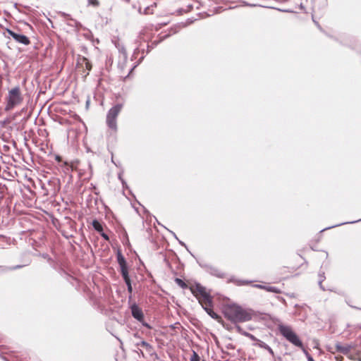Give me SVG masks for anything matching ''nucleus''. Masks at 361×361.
<instances>
[{
	"instance_id": "43",
	"label": "nucleus",
	"mask_w": 361,
	"mask_h": 361,
	"mask_svg": "<svg viewBox=\"0 0 361 361\" xmlns=\"http://www.w3.org/2000/svg\"><path fill=\"white\" fill-rule=\"evenodd\" d=\"M56 160H57L58 161H60L61 160V157H60V156H59V155H56Z\"/></svg>"
},
{
	"instance_id": "48",
	"label": "nucleus",
	"mask_w": 361,
	"mask_h": 361,
	"mask_svg": "<svg viewBox=\"0 0 361 361\" xmlns=\"http://www.w3.org/2000/svg\"><path fill=\"white\" fill-rule=\"evenodd\" d=\"M17 6H18V4L16 3V4H14V7H15V8H17Z\"/></svg>"
},
{
	"instance_id": "19",
	"label": "nucleus",
	"mask_w": 361,
	"mask_h": 361,
	"mask_svg": "<svg viewBox=\"0 0 361 361\" xmlns=\"http://www.w3.org/2000/svg\"><path fill=\"white\" fill-rule=\"evenodd\" d=\"M359 221H361V218H360V219H357V220L352 221H349V222H343V223L338 224H336V225H334V226H329V227L324 228H323L322 230H321V231H320V232H323V231H326V230H329V229H330V228H335V227H337V226H341V225H343V224H355V223H357V222H359Z\"/></svg>"
},
{
	"instance_id": "1",
	"label": "nucleus",
	"mask_w": 361,
	"mask_h": 361,
	"mask_svg": "<svg viewBox=\"0 0 361 361\" xmlns=\"http://www.w3.org/2000/svg\"><path fill=\"white\" fill-rule=\"evenodd\" d=\"M225 317L234 324L252 319V314L239 305H231L224 311Z\"/></svg>"
},
{
	"instance_id": "27",
	"label": "nucleus",
	"mask_w": 361,
	"mask_h": 361,
	"mask_svg": "<svg viewBox=\"0 0 361 361\" xmlns=\"http://www.w3.org/2000/svg\"><path fill=\"white\" fill-rule=\"evenodd\" d=\"M190 361H200V357L199 355L195 350H192Z\"/></svg>"
},
{
	"instance_id": "6",
	"label": "nucleus",
	"mask_w": 361,
	"mask_h": 361,
	"mask_svg": "<svg viewBox=\"0 0 361 361\" xmlns=\"http://www.w3.org/2000/svg\"><path fill=\"white\" fill-rule=\"evenodd\" d=\"M6 31L9 35V37H12L16 42L22 44L23 45H28L30 44V40L29 37H27L26 35L21 33L16 32L15 31L9 28H6Z\"/></svg>"
},
{
	"instance_id": "14",
	"label": "nucleus",
	"mask_w": 361,
	"mask_h": 361,
	"mask_svg": "<svg viewBox=\"0 0 361 361\" xmlns=\"http://www.w3.org/2000/svg\"><path fill=\"white\" fill-rule=\"evenodd\" d=\"M120 267V272L122 276L123 279L129 278V273H128V266L127 262L122 264L121 265H119Z\"/></svg>"
},
{
	"instance_id": "11",
	"label": "nucleus",
	"mask_w": 361,
	"mask_h": 361,
	"mask_svg": "<svg viewBox=\"0 0 361 361\" xmlns=\"http://www.w3.org/2000/svg\"><path fill=\"white\" fill-rule=\"evenodd\" d=\"M335 348H336V350L337 352L342 353L343 355H348L352 349V345H343L340 343H336Z\"/></svg>"
},
{
	"instance_id": "36",
	"label": "nucleus",
	"mask_w": 361,
	"mask_h": 361,
	"mask_svg": "<svg viewBox=\"0 0 361 361\" xmlns=\"http://www.w3.org/2000/svg\"><path fill=\"white\" fill-rule=\"evenodd\" d=\"M171 30L173 32V34H176L179 30V26H175L171 28Z\"/></svg>"
},
{
	"instance_id": "38",
	"label": "nucleus",
	"mask_w": 361,
	"mask_h": 361,
	"mask_svg": "<svg viewBox=\"0 0 361 361\" xmlns=\"http://www.w3.org/2000/svg\"><path fill=\"white\" fill-rule=\"evenodd\" d=\"M178 241L180 245H181L182 246L185 247L186 249H188L187 247V245H185V243H183V241L180 240L179 239H178Z\"/></svg>"
},
{
	"instance_id": "30",
	"label": "nucleus",
	"mask_w": 361,
	"mask_h": 361,
	"mask_svg": "<svg viewBox=\"0 0 361 361\" xmlns=\"http://www.w3.org/2000/svg\"><path fill=\"white\" fill-rule=\"evenodd\" d=\"M245 336L249 338L251 341H255V343H257V340H259L254 335H252L248 332L247 334H245Z\"/></svg>"
},
{
	"instance_id": "17",
	"label": "nucleus",
	"mask_w": 361,
	"mask_h": 361,
	"mask_svg": "<svg viewBox=\"0 0 361 361\" xmlns=\"http://www.w3.org/2000/svg\"><path fill=\"white\" fill-rule=\"evenodd\" d=\"M92 226L99 233L103 231V226L97 219H95L92 221Z\"/></svg>"
},
{
	"instance_id": "4",
	"label": "nucleus",
	"mask_w": 361,
	"mask_h": 361,
	"mask_svg": "<svg viewBox=\"0 0 361 361\" xmlns=\"http://www.w3.org/2000/svg\"><path fill=\"white\" fill-rule=\"evenodd\" d=\"M23 100L19 86H16L8 91L6 97V111H10L15 106L20 104Z\"/></svg>"
},
{
	"instance_id": "39",
	"label": "nucleus",
	"mask_w": 361,
	"mask_h": 361,
	"mask_svg": "<svg viewBox=\"0 0 361 361\" xmlns=\"http://www.w3.org/2000/svg\"><path fill=\"white\" fill-rule=\"evenodd\" d=\"M346 302L348 303V305L350 307H353V308H354V309H356V310H361V308H360V307H356V306L351 305H350L348 301H346Z\"/></svg>"
},
{
	"instance_id": "12",
	"label": "nucleus",
	"mask_w": 361,
	"mask_h": 361,
	"mask_svg": "<svg viewBox=\"0 0 361 361\" xmlns=\"http://www.w3.org/2000/svg\"><path fill=\"white\" fill-rule=\"evenodd\" d=\"M253 286L255 288H259V289H264L270 293H281V290L275 286H265V285H262V284H255Z\"/></svg>"
},
{
	"instance_id": "25",
	"label": "nucleus",
	"mask_w": 361,
	"mask_h": 361,
	"mask_svg": "<svg viewBox=\"0 0 361 361\" xmlns=\"http://www.w3.org/2000/svg\"><path fill=\"white\" fill-rule=\"evenodd\" d=\"M253 345L255 346H258L261 348L265 349V350H266L267 347H268V345L266 343H264V341H262L259 339L257 340V343H255Z\"/></svg>"
},
{
	"instance_id": "32",
	"label": "nucleus",
	"mask_w": 361,
	"mask_h": 361,
	"mask_svg": "<svg viewBox=\"0 0 361 361\" xmlns=\"http://www.w3.org/2000/svg\"><path fill=\"white\" fill-rule=\"evenodd\" d=\"M99 235H101V236H102V237L105 240H109V235H108L106 233H105L104 232V231H103L102 232H101V233H99Z\"/></svg>"
},
{
	"instance_id": "37",
	"label": "nucleus",
	"mask_w": 361,
	"mask_h": 361,
	"mask_svg": "<svg viewBox=\"0 0 361 361\" xmlns=\"http://www.w3.org/2000/svg\"><path fill=\"white\" fill-rule=\"evenodd\" d=\"M266 350L272 355L274 356V353L273 351V350L271 349V348L268 345V347H267Z\"/></svg>"
},
{
	"instance_id": "18",
	"label": "nucleus",
	"mask_w": 361,
	"mask_h": 361,
	"mask_svg": "<svg viewBox=\"0 0 361 361\" xmlns=\"http://www.w3.org/2000/svg\"><path fill=\"white\" fill-rule=\"evenodd\" d=\"M116 259L118 265H121L122 264L127 262L120 250H118L116 252Z\"/></svg>"
},
{
	"instance_id": "35",
	"label": "nucleus",
	"mask_w": 361,
	"mask_h": 361,
	"mask_svg": "<svg viewBox=\"0 0 361 361\" xmlns=\"http://www.w3.org/2000/svg\"><path fill=\"white\" fill-rule=\"evenodd\" d=\"M144 58H145V56H142L139 59V60H138L137 63H136V64L133 67V68L131 69V71H133V69H134L137 66H138V65L142 62V61L144 59Z\"/></svg>"
},
{
	"instance_id": "16",
	"label": "nucleus",
	"mask_w": 361,
	"mask_h": 361,
	"mask_svg": "<svg viewBox=\"0 0 361 361\" xmlns=\"http://www.w3.org/2000/svg\"><path fill=\"white\" fill-rule=\"evenodd\" d=\"M62 16L71 21V23H67L68 25L75 26V27L81 26L80 23L77 21L76 20L72 18L69 14L66 13H62Z\"/></svg>"
},
{
	"instance_id": "21",
	"label": "nucleus",
	"mask_w": 361,
	"mask_h": 361,
	"mask_svg": "<svg viewBox=\"0 0 361 361\" xmlns=\"http://www.w3.org/2000/svg\"><path fill=\"white\" fill-rule=\"evenodd\" d=\"M24 266L25 265L18 264V265L12 266V267H2V271H8L16 270V269L23 268Z\"/></svg>"
},
{
	"instance_id": "33",
	"label": "nucleus",
	"mask_w": 361,
	"mask_h": 361,
	"mask_svg": "<svg viewBox=\"0 0 361 361\" xmlns=\"http://www.w3.org/2000/svg\"><path fill=\"white\" fill-rule=\"evenodd\" d=\"M142 325L149 329H152V326L146 322H145V320L143 319L142 322H140Z\"/></svg>"
},
{
	"instance_id": "8",
	"label": "nucleus",
	"mask_w": 361,
	"mask_h": 361,
	"mask_svg": "<svg viewBox=\"0 0 361 361\" xmlns=\"http://www.w3.org/2000/svg\"><path fill=\"white\" fill-rule=\"evenodd\" d=\"M130 308L132 316L138 322H142L144 319V314L142 309L136 303L131 305Z\"/></svg>"
},
{
	"instance_id": "13",
	"label": "nucleus",
	"mask_w": 361,
	"mask_h": 361,
	"mask_svg": "<svg viewBox=\"0 0 361 361\" xmlns=\"http://www.w3.org/2000/svg\"><path fill=\"white\" fill-rule=\"evenodd\" d=\"M85 63V69L87 71V73L85 74V76H87V75H89V72L92 70V66L90 61L87 59V58L79 56L78 59V63Z\"/></svg>"
},
{
	"instance_id": "41",
	"label": "nucleus",
	"mask_w": 361,
	"mask_h": 361,
	"mask_svg": "<svg viewBox=\"0 0 361 361\" xmlns=\"http://www.w3.org/2000/svg\"><path fill=\"white\" fill-rule=\"evenodd\" d=\"M42 256L45 259L49 258V255L47 253L42 254Z\"/></svg>"
},
{
	"instance_id": "40",
	"label": "nucleus",
	"mask_w": 361,
	"mask_h": 361,
	"mask_svg": "<svg viewBox=\"0 0 361 361\" xmlns=\"http://www.w3.org/2000/svg\"><path fill=\"white\" fill-rule=\"evenodd\" d=\"M169 232L172 234V235L176 238V239H178L176 235V233L174 232H173L172 231H169Z\"/></svg>"
},
{
	"instance_id": "10",
	"label": "nucleus",
	"mask_w": 361,
	"mask_h": 361,
	"mask_svg": "<svg viewBox=\"0 0 361 361\" xmlns=\"http://www.w3.org/2000/svg\"><path fill=\"white\" fill-rule=\"evenodd\" d=\"M171 35V33H169V34L164 35L163 36H160L159 40H154L152 42V44L150 45L148 44L147 47V54L149 53L152 49H153L154 47H156L159 43H161V42H163L164 40H165L166 39L169 37Z\"/></svg>"
},
{
	"instance_id": "34",
	"label": "nucleus",
	"mask_w": 361,
	"mask_h": 361,
	"mask_svg": "<svg viewBox=\"0 0 361 361\" xmlns=\"http://www.w3.org/2000/svg\"><path fill=\"white\" fill-rule=\"evenodd\" d=\"M121 184L123 189H129V187L126 183V181L124 179H121Z\"/></svg>"
},
{
	"instance_id": "3",
	"label": "nucleus",
	"mask_w": 361,
	"mask_h": 361,
	"mask_svg": "<svg viewBox=\"0 0 361 361\" xmlns=\"http://www.w3.org/2000/svg\"><path fill=\"white\" fill-rule=\"evenodd\" d=\"M192 295L197 298L199 303L203 305V302L209 306L213 305V298L204 286L200 283H195V286L189 287Z\"/></svg>"
},
{
	"instance_id": "2",
	"label": "nucleus",
	"mask_w": 361,
	"mask_h": 361,
	"mask_svg": "<svg viewBox=\"0 0 361 361\" xmlns=\"http://www.w3.org/2000/svg\"><path fill=\"white\" fill-rule=\"evenodd\" d=\"M277 329L281 335L284 337L288 342L302 350L307 359L308 358V356H312L304 348L302 341L290 326L279 324L277 326Z\"/></svg>"
},
{
	"instance_id": "23",
	"label": "nucleus",
	"mask_w": 361,
	"mask_h": 361,
	"mask_svg": "<svg viewBox=\"0 0 361 361\" xmlns=\"http://www.w3.org/2000/svg\"><path fill=\"white\" fill-rule=\"evenodd\" d=\"M118 51L123 54L124 59H126L128 57V54L126 49V47L123 45H118L116 46Z\"/></svg>"
},
{
	"instance_id": "22",
	"label": "nucleus",
	"mask_w": 361,
	"mask_h": 361,
	"mask_svg": "<svg viewBox=\"0 0 361 361\" xmlns=\"http://www.w3.org/2000/svg\"><path fill=\"white\" fill-rule=\"evenodd\" d=\"M174 281L176 282V283L178 286H179L180 288H182L183 289H185V288H188L187 283L183 280H182L181 279L176 278L174 279Z\"/></svg>"
},
{
	"instance_id": "26",
	"label": "nucleus",
	"mask_w": 361,
	"mask_h": 361,
	"mask_svg": "<svg viewBox=\"0 0 361 361\" xmlns=\"http://www.w3.org/2000/svg\"><path fill=\"white\" fill-rule=\"evenodd\" d=\"M318 276H319V281H318V284L319 285H321V283L325 280L326 279V276H325V274L324 271H319V274H318Z\"/></svg>"
},
{
	"instance_id": "24",
	"label": "nucleus",
	"mask_w": 361,
	"mask_h": 361,
	"mask_svg": "<svg viewBox=\"0 0 361 361\" xmlns=\"http://www.w3.org/2000/svg\"><path fill=\"white\" fill-rule=\"evenodd\" d=\"M123 281H125V283L126 284L127 290H128V293H131L133 292V287H132V284H131L130 278L129 277L127 279H124Z\"/></svg>"
},
{
	"instance_id": "5",
	"label": "nucleus",
	"mask_w": 361,
	"mask_h": 361,
	"mask_svg": "<svg viewBox=\"0 0 361 361\" xmlns=\"http://www.w3.org/2000/svg\"><path fill=\"white\" fill-rule=\"evenodd\" d=\"M123 104L118 103L113 106L107 112L106 115V124L108 127L114 130H117L116 118L121 112Z\"/></svg>"
},
{
	"instance_id": "15",
	"label": "nucleus",
	"mask_w": 361,
	"mask_h": 361,
	"mask_svg": "<svg viewBox=\"0 0 361 361\" xmlns=\"http://www.w3.org/2000/svg\"><path fill=\"white\" fill-rule=\"evenodd\" d=\"M251 281H244V280H239L236 279L234 276H231L228 280V283H233L237 286H243L250 283Z\"/></svg>"
},
{
	"instance_id": "7",
	"label": "nucleus",
	"mask_w": 361,
	"mask_h": 361,
	"mask_svg": "<svg viewBox=\"0 0 361 361\" xmlns=\"http://www.w3.org/2000/svg\"><path fill=\"white\" fill-rule=\"evenodd\" d=\"M200 266L205 269V271L209 274L214 276L219 279H224L226 276V274L221 271L217 267L203 263H199Z\"/></svg>"
},
{
	"instance_id": "28",
	"label": "nucleus",
	"mask_w": 361,
	"mask_h": 361,
	"mask_svg": "<svg viewBox=\"0 0 361 361\" xmlns=\"http://www.w3.org/2000/svg\"><path fill=\"white\" fill-rule=\"evenodd\" d=\"M87 4L94 7H98L99 6V2L98 0H87Z\"/></svg>"
},
{
	"instance_id": "9",
	"label": "nucleus",
	"mask_w": 361,
	"mask_h": 361,
	"mask_svg": "<svg viewBox=\"0 0 361 361\" xmlns=\"http://www.w3.org/2000/svg\"><path fill=\"white\" fill-rule=\"evenodd\" d=\"M202 308L204 309V310L212 318V319H214L216 320H217L218 322H220V320L221 319V317L217 314L213 310H212V306H209L207 305V303H205V305H202Z\"/></svg>"
},
{
	"instance_id": "42",
	"label": "nucleus",
	"mask_w": 361,
	"mask_h": 361,
	"mask_svg": "<svg viewBox=\"0 0 361 361\" xmlns=\"http://www.w3.org/2000/svg\"><path fill=\"white\" fill-rule=\"evenodd\" d=\"M319 288L322 290H326V288L324 287V286L322 285V283H321V285H319Z\"/></svg>"
},
{
	"instance_id": "46",
	"label": "nucleus",
	"mask_w": 361,
	"mask_h": 361,
	"mask_svg": "<svg viewBox=\"0 0 361 361\" xmlns=\"http://www.w3.org/2000/svg\"><path fill=\"white\" fill-rule=\"evenodd\" d=\"M2 358H3L5 361H9V360H8L6 357H3Z\"/></svg>"
},
{
	"instance_id": "47",
	"label": "nucleus",
	"mask_w": 361,
	"mask_h": 361,
	"mask_svg": "<svg viewBox=\"0 0 361 361\" xmlns=\"http://www.w3.org/2000/svg\"><path fill=\"white\" fill-rule=\"evenodd\" d=\"M126 240L129 243V239L128 238L127 234L126 233Z\"/></svg>"
},
{
	"instance_id": "45",
	"label": "nucleus",
	"mask_w": 361,
	"mask_h": 361,
	"mask_svg": "<svg viewBox=\"0 0 361 361\" xmlns=\"http://www.w3.org/2000/svg\"><path fill=\"white\" fill-rule=\"evenodd\" d=\"M118 179H119L121 181V179H123V178H122V174H121V173H119V174H118Z\"/></svg>"
},
{
	"instance_id": "29",
	"label": "nucleus",
	"mask_w": 361,
	"mask_h": 361,
	"mask_svg": "<svg viewBox=\"0 0 361 361\" xmlns=\"http://www.w3.org/2000/svg\"><path fill=\"white\" fill-rule=\"evenodd\" d=\"M235 328L236 329V331L243 336H245V334H247V332L244 331L239 325L237 324H235Z\"/></svg>"
},
{
	"instance_id": "20",
	"label": "nucleus",
	"mask_w": 361,
	"mask_h": 361,
	"mask_svg": "<svg viewBox=\"0 0 361 361\" xmlns=\"http://www.w3.org/2000/svg\"><path fill=\"white\" fill-rule=\"evenodd\" d=\"M137 345H140L142 347H145L146 350H147L149 353H150L153 349L152 345H150L149 343H147L145 341H142L140 343H138Z\"/></svg>"
},
{
	"instance_id": "31",
	"label": "nucleus",
	"mask_w": 361,
	"mask_h": 361,
	"mask_svg": "<svg viewBox=\"0 0 361 361\" xmlns=\"http://www.w3.org/2000/svg\"><path fill=\"white\" fill-rule=\"evenodd\" d=\"M139 52H140V49L138 47L135 48L133 51V56H132V60H133L134 59H136Z\"/></svg>"
},
{
	"instance_id": "44",
	"label": "nucleus",
	"mask_w": 361,
	"mask_h": 361,
	"mask_svg": "<svg viewBox=\"0 0 361 361\" xmlns=\"http://www.w3.org/2000/svg\"><path fill=\"white\" fill-rule=\"evenodd\" d=\"M307 361H314L312 356H308Z\"/></svg>"
}]
</instances>
